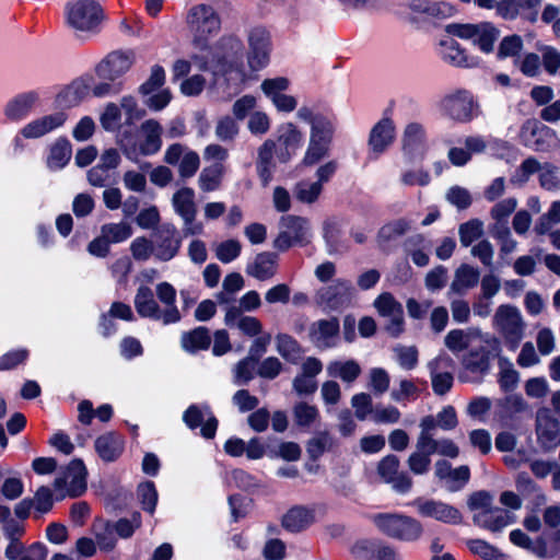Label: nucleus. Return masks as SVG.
Wrapping results in <instances>:
<instances>
[{
    "label": "nucleus",
    "instance_id": "nucleus-1",
    "mask_svg": "<svg viewBox=\"0 0 560 560\" xmlns=\"http://www.w3.org/2000/svg\"><path fill=\"white\" fill-rule=\"evenodd\" d=\"M66 24L80 37L97 36L106 21V13L97 0H71L65 5Z\"/></svg>",
    "mask_w": 560,
    "mask_h": 560
},
{
    "label": "nucleus",
    "instance_id": "nucleus-2",
    "mask_svg": "<svg viewBox=\"0 0 560 560\" xmlns=\"http://www.w3.org/2000/svg\"><path fill=\"white\" fill-rule=\"evenodd\" d=\"M186 24L195 49L206 51L210 48V39L221 30V18L212 5L199 3L188 10Z\"/></svg>",
    "mask_w": 560,
    "mask_h": 560
},
{
    "label": "nucleus",
    "instance_id": "nucleus-3",
    "mask_svg": "<svg viewBox=\"0 0 560 560\" xmlns=\"http://www.w3.org/2000/svg\"><path fill=\"white\" fill-rule=\"evenodd\" d=\"M243 51V43L237 36L224 35L217 42L205 66H210L215 72L222 74L236 73L238 78H243L245 75Z\"/></svg>",
    "mask_w": 560,
    "mask_h": 560
},
{
    "label": "nucleus",
    "instance_id": "nucleus-4",
    "mask_svg": "<svg viewBox=\"0 0 560 560\" xmlns=\"http://www.w3.org/2000/svg\"><path fill=\"white\" fill-rule=\"evenodd\" d=\"M492 325L502 337L506 348L515 351L526 330V323L521 311L514 305L502 304L495 310Z\"/></svg>",
    "mask_w": 560,
    "mask_h": 560
},
{
    "label": "nucleus",
    "instance_id": "nucleus-5",
    "mask_svg": "<svg viewBox=\"0 0 560 560\" xmlns=\"http://www.w3.org/2000/svg\"><path fill=\"white\" fill-rule=\"evenodd\" d=\"M373 523L386 536L402 541H416L423 534L421 523L404 514L380 513L373 516Z\"/></svg>",
    "mask_w": 560,
    "mask_h": 560
},
{
    "label": "nucleus",
    "instance_id": "nucleus-6",
    "mask_svg": "<svg viewBox=\"0 0 560 560\" xmlns=\"http://www.w3.org/2000/svg\"><path fill=\"white\" fill-rule=\"evenodd\" d=\"M501 352L500 339L490 334H482L481 339L462 357L460 363L471 373L485 374L490 369L491 359L500 358Z\"/></svg>",
    "mask_w": 560,
    "mask_h": 560
},
{
    "label": "nucleus",
    "instance_id": "nucleus-7",
    "mask_svg": "<svg viewBox=\"0 0 560 560\" xmlns=\"http://www.w3.org/2000/svg\"><path fill=\"white\" fill-rule=\"evenodd\" d=\"M442 116L459 124L471 121L479 114V104L471 92L467 90H455L439 103Z\"/></svg>",
    "mask_w": 560,
    "mask_h": 560
},
{
    "label": "nucleus",
    "instance_id": "nucleus-8",
    "mask_svg": "<svg viewBox=\"0 0 560 560\" xmlns=\"http://www.w3.org/2000/svg\"><path fill=\"white\" fill-rule=\"evenodd\" d=\"M162 125L153 118L144 120L138 131V140L131 145H122L125 155L137 161L139 156L156 154L162 148Z\"/></svg>",
    "mask_w": 560,
    "mask_h": 560
},
{
    "label": "nucleus",
    "instance_id": "nucleus-9",
    "mask_svg": "<svg viewBox=\"0 0 560 560\" xmlns=\"http://www.w3.org/2000/svg\"><path fill=\"white\" fill-rule=\"evenodd\" d=\"M446 32L463 39H471L485 54L493 51L494 43L500 37V31L489 22L478 24L452 23L446 25Z\"/></svg>",
    "mask_w": 560,
    "mask_h": 560
},
{
    "label": "nucleus",
    "instance_id": "nucleus-10",
    "mask_svg": "<svg viewBox=\"0 0 560 560\" xmlns=\"http://www.w3.org/2000/svg\"><path fill=\"white\" fill-rule=\"evenodd\" d=\"M312 237L310 223L305 218L284 215L280 219V232L273 241V247L284 252L293 245H305Z\"/></svg>",
    "mask_w": 560,
    "mask_h": 560
},
{
    "label": "nucleus",
    "instance_id": "nucleus-11",
    "mask_svg": "<svg viewBox=\"0 0 560 560\" xmlns=\"http://www.w3.org/2000/svg\"><path fill=\"white\" fill-rule=\"evenodd\" d=\"M54 489L62 498L80 497L86 490V469L82 460H72L67 468L56 477Z\"/></svg>",
    "mask_w": 560,
    "mask_h": 560
},
{
    "label": "nucleus",
    "instance_id": "nucleus-12",
    "mask_svg": "<svg viewBox=\"0 0 560 560\" xmlns=\"http://www.w3.org/2000/svg\"><path fill=\"white\" fill-rule=\"evenodd\" d=\"M247 65L258 71L269 63L271 40L269 32L261 26L252 27L247 35Z\"/></svg>",
    "mask_w": 560,
    "mask_h": 560
},
{
    "label": "nucleus",
    "instance_id": "nucleus-13",
    "mask_svg": "<svg viewBox=\"0 0 560 560\" xmlns=\"http://www.w3.org/2000/svg\"><path fill=\"white\" fill-rule=\"evenodd\" d=\"M412 505L422 517L452 525H458L463 521V515L456 508L440 500L418 498Z\"/></svg>",
    "mask_w": 560,
    "mask_h": 560
},
{
    "label": "nucleus",
    "instance_id": "nucleus-14",
    "mask_svg": "<svg viewBox=\"0 0 560 560\" xmlns=\"http://www.w3.org/2000/svg\"><path fill=\"white\" fill-rule=\"evenodd\" d=\"M136 61L132 50H115L109 52L95 68L98 78L115 81L128 72Z\"/></svg>",
    "mask_w": 560,
    "mask_h": 560
},
{
    "label": "nucleus",
    "instance_id": "nucleus-15",
    "mask_svg": "<svg viewBox=\"0 0 560 560\" xmlns=\"http://www.w3.org/2000/svg\"><path fill=\"white\" fill-rule=\"evenodd\" d=\"M184 423L190 429L200 428L205 439H213L218 429V419L208 405H190L183 413Z\"/></svg>",
    "mask_w": 560,
    "mask_h": 560
},
{
    "label": "nucleus",
    "instance_id": "nucleus-16",
    "mask_svg": "<svg viewBox=\"0 0 560 560\" xmlns=\"http://www.w3.org/2000/svg\"><path fill=\"white\" fill-rule=\"evenodd\" d=\"M311 342L320 350L335 348L340 340V325L337 317L318 319L308 329Z\"/></svg>",
    "mask_w": 560,
    "mask_h": 560
},
{
    "label": "nucleus",
    "instance_id": "nucleus-17",
    "mask_svg": "<svg viewBox=\"0 0 560 560\" xmlns=\"http://www.w3.org/2000/svg\"><path fill=\"white\" fill-rule=\"evenodd\" d=\"M40 104V92L31 90L10 98L3 107L4 117L11 122L26 119Z\"/></svg>",
    "mask_w": 560,
    "mask_h": 560
},
{
    "label": "nucleus",
    "instance_id": "nucleus-18",
    "mask_svg": "<svg viewBox=\"0 0 560 560\" xmlns=\"http://www.w3.org/2000/svg\"><path fill=\"white\" fill-rule=\"evenodd\" d=\"M353 287L350 281L338 279L330 285L324 287L316 292L317 304L329 308L338 310L351 302Z\"/></svg>",
    "mask_w": 560,
    "mask_h": 560
},
{
    "label": "nucleus",
    "instance_id": "nucleus-19",
    "mask_svg": "<svg viewBox=\"0 0 560 560\" xmlns=\"http://www.w3.org/2000/svg\"><path fill=\"white\" fill-rule=\"evenodd\" d=\"M536 434L538 444L545 451H551L560 444V420L550 410L540 408L536 415Z\"/></svg>",
    "mask_w": 560,
    "mask_h": 560
},
{
    "label": "nucleus",
    "instance_id": "nucleus-20",
    "mask_svg": "<svg viewBox=\"0 0 560 560\" xmlns=\"http://www.w3.org/2000/svg\"><path fill=\"white\" fill-rule=\"evenodd\" d=\"M378 314L387 317L389 323L386 331L392 337H398L404 331V312L401 304L388 292L380 294L374 301Z\"/></svg>",
    "mask_w": 560,
    "mask_h": 560
},
{
    "label": "nucleus",
    "instance_id": "nucleus-21",
    "mask_svg": "<svg viewBox=\"0 0 560 560\" xmlns=\"http://www.w3.org/2000/svg\"><path fill=\"white\" fill-rule=\"evenodd\" d=\"M399 459L395 455H387L377 465V472L384 482L399 493H407L412 487V479L405 471L399 470Z\"/></svg>",
    "mask_w": 560,
    "mask_h": 560
},
{
    "label": "nucleus",
    "instance_id": "nucleus-22",
    "mask_svg": "<svg viewBox=\"0 0 560 560\" xmlns=\"http://www.w3.org/2000/svg\"><path fill=\"white\" fill-rule=\"evenodd\" d=\"M180 245L182 240L175 225L162 224L155 232L154 256L161 261H168L178 254Z\"/></svg>",
    "mask_w": 560,
    "mask_h": 560
},
{
    "label": "nucleus",
    "instance_id": "nucleus-23",
    "mask_svg": "<svg viewBox=\"0 0 560 560\" xmlns=\"http://www.w3.org/2000/svg\"><path fill=\"white\" fill-rule=\"evenodd\" d=\"M296 118L310 124V138L332 141L335 124L328 116L315 113L311 107L303 105L296 110Z\"/></svg>",
    "mask_w": 560,
    "mask_h": 560
},
{
    "label": "nucleus",
    "instance_id": "nucleus-24",
    "mask_svg": "<svg viewBox=\"0 0 560 560\" xmlns=\"http://www.w3.org/2000/svg\"><path fill=\"white\" fill-rule=\"evenodd\" d=\"M279 148L273 139H266L257 149L256 172L264 187L272 180Z\"/></svg>",
    "mask_w": 560,
    "mask_h": 560
},
{
    "label": "nucleus",
    "instance_id": "nucleus-25",
    "mask_svg": "<svg viewBox=\"0 0 560 560\" xmlns=\"http://www.w3.org/2000/svg\"><path fill=\"white\" fill-rule=\"evenodd\" d=\"M278 142L280 163H288L303 143V133L293 122L282 124L279 129Z\"/></svg>",
    "mask_w": 560,
    "mask_h": 560
},
{
    "label": "nucleus",
    "instance_id": "nucleus-26",
    "mask_svg": "<svg viewBox=\"0 0 560 560\" xmlns=\"http://www.w3.org/2000/svg\"><path fill=\"white\" fill-rule=\"evenodd\" d=\"M67 120L63 112H56L38 117L26 124L20 131L25 139H37L60 128Z\"/></svg>",
    "mask_w": 560,
    "mask_h": 560
},
{
    "label": "nucleus",
    "instance_id": "nucleus-27",
    "mask_svg": "<svg viewBox=\"0 0 560 560\" xmlns=\"http://www.w3.org/2000/svg\"><path fill=\"white\" fill-rule=\"evenodd\" d=\"M402 151L411 159L421 158L427 151V132L423 125L409 122L402 135Z\"/></svg>",
    "mask_w": 560,
    "mask_h": 560
},
{
    "label": "nucleus",
    "instance_id": "nucleus-28",
    "mask_svg": "<svg viewBox=\"0 0 560 560\" xmlns=\"http://www.w3.org/2000/svg\"><path fill=\"white\" fill-rule=\"evenodd\" d=\"M395 139V125L392 119H381L371 130L369 137V147L371 152L377 158L385 152Z\"/></svg>",
    "mask_w": 560,
    "mask_h": 560
},
{
    "label": "nucleus",
    "instance_id": "nucleus-29",
    "mask_svg": "<svg viewBox=\"0 0 560 560\" xmlns=\"http://www.w3.org/2000/svg\"><path fill=\"white\" fill-rule=\"evenodd\" d=\"M440 46V55L442 59L452 66L474 68L480 63V59L478 57L469 56L453 38L442 40Z\"/></svg>",
    "mask_w": 560,
    "mask_h": 560
},
{
    "label": "nucleus",
    "instance_id": "nucleus-30",
    "mask_svg": "<svg viewBox=\"0 0 560 560\" xmlns=\"http://www.w3.org/2000/svg\"><path fill=\"white\" fill-rule=\"evenodd\" d=\"M155 293L159 301L165 306L162 308L163 324H176L182 319V314L176 306V289L166 281L160 282L155 287Z\"/></svg>",
    "mask_w": 560,
    "mask_h": 560
},
{
    "label": "nucleus",
    "instance_id": "nucleus-31",
    "mask_svg": "<svg viewBox=\"0 0 560 560\" xmlns=\"http://www.w3.org/2000/svg\"><path fill=\"white\" fill-rule=\"evenodd\" d=\"M133 303L139 316L163 323L162 307L155 300L154 293L150 287L140 285L137 289Z\"/></svg>",
    "mask_w": 560,
    "mask_h": 560
},
{
    "label": "nucleus",
    "instance_id": "nucleus-32",
    "mask_svg": "<svg viewBox=\"0 0 560 560\" xmlns=\"http://www.w3.org/2000/svg\"><path fill=\"white\" fill-rule=\"evenodd\" d=\"M481 336L482 332L478 328L452 329L446 334L444 345L450 351L457 353L468 350L481 339Z\"/></svg>",
    "mask_w": 560,
    "mask_h": 560
},
{
    "label": "nucleus",
    "instance_id": "nucleus-33",
    "mask_svg": "<svg viewBox=\"0 0 560 560\" xmlns=\"http://www.w3.org/2000/svg\"><path fill=\"white\" fill-rule=\"evenodd\" d=\"M472 521L476 525L489 529L491 532L501 530L512 522L509 512L500 508L493 506L483 512L475 513L472 516Z\"/></svg>",
    "mask_w": 560,
    "mask_h": 560
},
{
    "label": "nucleus",
    "instance_id": "nucleus-34",
    "mask_svg": "<svg viewBox=\"0 0 560 560\" xmlns=\"http://www.w3.org/2000/svg\"><path fill=\"white\" fill-rule=\"evenodd\" d=\"M479 279L480 272L477 268L463 264L454 272V278L450 285V293L465 294L468 290L478 284Z\"/></svg>",
    "mask_w": 560,
    "mask_h": 560
},
{
    "label": "nucleus",
    "instance_id": "nucleus-35",
    "mask_svg": "<svg viewBox=\"0 0 560 560\" xmlns=\"http://www.w3.org/2000/svg\"><path fill=\"white\" fill-rule=\"evenodd\" d=\"M277 255L269 252L259 253L254 261L246 267L247 275L265 281L272 278L277 271Z\"/></svg>",
    "mask_w": 560,
    "mask_h": 560
},
{
    "label": "nucleus",
    "instance_id": "nucleus-36",
    "mask_svg": "<svg viewBox=\"0 0 560 560\" xmlns=\"http://www.w3.org/2000/svg\"><path fill=\"white\" fill-rule=\"evenodd\" d=\"M315 521L314 511L305 506H293L282 517V526L291 532L299 533L306 529Z\"/></svg>",
    "mask_w": 560,
    "mask_h": 560
},
{
    "label": "nucleus",
    "instance_id": "nucleus-37",
    "mask_svg": "<svg viewBox=\"0 0 560 560\" xmlns=\"http://www.w3.org/2000/svg\"><path fill=\"white\" fill-rule=\"evenodd\" d=\"M95 450L103 460L114 462L124 451V440L113 432L103 434L96 439Z\"/></svg>",
    "mask_w": 560,
    "mask_h": 560
},
{
    "label": "nucleus",
    "instance_id": "nucleus-38",
    "mask_svg": "<svg viewBox=\"0 0 560 560\" xmlns=\"http://www.w3.org/2000/svg\"><path fill=\"white\" fill-rule=\"evenodd\" d=\"M431 451L424 439H417L416 451L412 452L407 460L408 467L415 475H424L431 466Z\"/></svg>",
    "mask_w": 560,
    "mask_h": 560
},
{
    "label": "nucleus",
    "instance_id": "nucleus-39",
    "mask_svg": "<svg viewBox=\"0 0 560 560\" xmlns=\"http://www.w3.org/2000/svg\"><path fill=\"white\" fill-rule=\"evenodd\" d=\"M327 373L330 377L340 378L345 383H353L362 370L354 360H335L328 363Z\"/></svg>",
    "mask_w": 560,
    "mask_h": 560
},
{
    "label": "nucleus",
    "instance_id": "nucleus-40",
    "mask_svg": "<svg viewBox=\"0 0 560 560\" xmlns=\"http://www.w3.org/2000/svg\"><path fill=\"white\" fill-rule=\"evenodd\" d=\"M174 211L182 218L196 217L197 207L195 202V191L192 188L183 187L172 197Z\"/></svg>",
    "mask_w": 560,
    "mask_h": 560
},
{
    "label": "nucleus",
    "instance_id": "nucleus-41",
    "mask_svg": "<svg viewBox=\"0 0 560 560\" xmlns=\"http://www.w3.org/2000/svg\"><path fill=\"white\" fill-rule=\"evenodd\" d=\"M210 342L209 329L206 327H197L190 331L183 332L180 337L182 348L189 353L208 349Z\"/></svg>",
    "mask_w": 560,
    "mask_h": 560
},
{
    "label": "nucleus",
    "instance_id": "nucleus-42",
    "mask_svg": "<svg viewBox=\"0 0 560 560\" xmlns=\"http://www.w3.org/2000/svg\"><path fill=\"white\" fill-rule=\"evenodd\" d=\"M225 166L222 163H213L205 167L198 177V186L205 192L215 191L221 187Z\"/></svg>",
    "mask_w": 560,
    "mask_h": 560
},
{
    "label": "nucleus",
    "instance_id": "nucleus-43",
    "mask_svg": "<svg viewBox=\"0 0 560 560\" xmlns=\"http://www.w3.org/2000/svg\"><path fill=\"white\" fill-rule=\"evenodd\" d=\"M409 9L425 20L445 18L450 13L447 4L431 0H411Z\"/></svg>",
    "mask_w": 560,
    "mask_h": 560
},
{
    "label": "nucleus",
    "instance_id": "nucleus-44",
    "mask_svg": "<svg viewBox=\"0 0 560 560\" xmlns=\"http://www.w3.org/2000/svg\"><path fill=\"white\" fill-rule=\"evenodd\" d=\"M276 348L278 353L287 361L295 364L302 358V347L288 334H278L276 336Z\"/></svg>",
    "mask_w": 560,
    "mask_h": 560
},
{
    "label": "nucleus",
    "instance_id": "nucleus-45",
    "mask_svg": "<svg viewBox=\"0 0 560 560\" xmlns=\"http://www.w3.org/2000/svg\"><path fill=\"white\" fill-rule=\"evenodd\" d=\"M293 421L300 428H310L319 419V410L315 405L299 401L292 409Z\"/></svg>",
    "mask_w": 560,
    "mask_h": 560
},
{
    "label": "nucleus",
    "instance_id": "nucleus-46",
    "mask_svg": "<svg viewBox=\"0 0 560 560\" xmlns=\"http://www.w3.org/2000/svg\"><path fill=\"white\" fill-rule=\"evenodd\" d=\"M71 145L68 140L59 139L50 148L47 165L50 170H61L71 158Z\"/></svg>",
    "mask_w": 560,
    "mask_h": 560
},
{
    "label": "nucleus",
    "instance_id": "nucleus-47",
    "mask_svg": "<svg viewBox=\"0 0 560 560\" xmlns=\"http://www.w3.org/2000/svg\"><path fill=\"white\" fill-rule=\"evenodd\" d=\"M410 230V222L406 219H398L383 225L377 234V242L380 246H385L387 243L397 240L405 235Z\"/></svg>",
    "mask_w": 560,
    "mask_h": 560
},
{
    "label": "nucleus",
    "instance_id": "nucleus-48",
    "mask_svg": "<svg viewBox=\"0 0 560 560\" xmlns=\"http://www.w3.org/2000/svg\"><path fill=\"white\" fill-rule=\"evenodd\" d=\"M467 547L471 553L482 560H508L503 552L483 539H469Z\"/></svg>",
    "mask_w": 560,
    "mask_h": 560
},
{
    "label": "nucleus",
    "instance_id": "nucleus-49",
    "mask_svg": "<svg viewBox=\"0 0 560 560\" xmlns=\"http://www.w3.org/2000/svg\"><path fill=\"white\" fill-rule=\"evenodd\" d=\"M323 186L317 182L301 180L293 188L294 197L302 203L312 205L317 201Z\"/></svg>",
    "mask_w": 560,
    "mask_h": 560
},
{
    "label": "nucleus",
    "instance_id": "nucleus-50",
    "mask_svg": "<svg viewBox=\"0 0 560 560\" xmlns=\"http://www.w3.org/2000/svg\"><path fill=\"white\" fill-rule=\"evenodd\" d=\"M330 143L331 142L329 141L310 138L307 149L302 159V164L305 166H312L318 163L322 159L328 155Z\"/></svg>",
    "mask_w": 560,
    "mask_h": 560
},
{
    "label": "nucleus",
    "instance_id": "nucleus-51",
    "mask_svg": "<svg viewBox=\"0 0 560 560\" xmlns=\"http://www.w3.org/2000/svg\"><path fill=\"white\" fill-rule=\"evenodd\" d=\"M499 384L500 387L505 390H513L520 381V374L518 372L513 368L512 362L500 355L499 358Z\"/></svg>",
    "mask_w": 560,
    "mask_h": 560
},
{
    "label": "nucleus",
    "instance_id": "nucleus-52",
    "mask_svg": "<svg viewBox=\"0 0 560 560\" xmlns=\"http://www.w3.org/2000/svg\"><path fill=\"white\" fill-rule=\"evenodd\" d=\"M539 185L542 189L548 191H557L560 189V171L559 167L552 163H542L538 173Z\"/></svg>",
    "mask_w": 560,
    "mask_h": 560
},
{
    "label": "nucleus",
    "instance_id": "nucleus-53",
    "mask_svg": "<svg viewBox=\"0 0 560 560\" xmlns=\"http://www.w3.org/2000/svg\"><path fill=\"white\" fill-rule=\"evenodd\" d=\"M335 446L334 438L326 431L319 432L312 438L306 446L307 454L314 460L318 459L325 452L331 451Z\"/></svg>",
    "mask_w": 560,
    "mask_h": 560
},
{
    "label": "nucleus",
    "instance_id": "nucleus-54",
    "mask_svg": "<svg viewBox=\"0 0 560 560\" xmlns=\"http://www.w3.org/2000/svg\"><path fill=\"white\" fill-rule=\"evenodd\" d=\"M101 233L108 243H121L132 235V228L127 222L107 223L101 228Z\"/></svg>",
    "mask_w": 560,
    "mask_h": 560
},
{
    "label": "nucleus",
    "instance_id": "nucleus-55",
    "mask_svg": "<svg viewBox=\"0 0 560 560\" xmlns=\"http://www.w3.org/2000/svg\"><path fill=\"white\" fill-rule=\"evenodd\" d=\"M242 252V244L235 238L223 241L215 245L214 254L218 260L230 264L235 260Z\"/></svg>",
    "mask_w": 560,
    "mask_h": 560
},
{
    "label": "nucleus",
    "instance_id": "nucleus-56",
    "mask_svg": "<svg viewBox=\"0 0 560 560\" xmlns=\"http://www.w3.org/2000/svg\"><path fill=\"white\" fill-rule=\"evenodd\" d=\"M31 501L34 502V517L39 518L54 506L52 491L48 487L42 486L36 490Z\"/></svg>",
    "mask_w": 560,
    "mask_h": 560
},
{
    "label": "nucleus",
    "instance_id": "nucleus-57",
    "mask_svg": "<svg viewBox=\"0 0 560 560\" xmlns=\"http://www.w3.org/2000/svg\"><path fill=\"white\" fill-rule=\"evenodd\" d=\"M555 224H560V200L553 201L548 211L539 218L535 232L539 235L547 234Z\"/></svg>",
    "mask_w": 560,
    "mask_h": 560
},
{
    "label": "nucleus",
    "instance_id": "nucleus-58",
    "mask_svg": "<svg viewBox=\"0 0 560 560\" xmlns=\"http://www.w3.org/2000/svg\"><path fill=\"white\" fill-rule=\"evenodd\" d=\"M482 233L483 224L478 219L469 220L460 224L458 229L459 241L464 247L471 245V243L477 241Z\"/></svg>",
    "mask_w": 560,
    "mask_h": 560
},
{
    "label": "nucleus",
    "instance_id": "nucleus-59",
    "mask_svg": "<svg viewBox=\"0 0 560 560\" xmlns=\"http://www.w3.org/2000/svg\"><path fill=\"white\" fill-rule=\"evenodd\" d=\"M517 203L514 197L498 201L490 210V215L495 221L494 225L506 224L508 218L515 211Z\"/></svg>",
    "mask_w": 560,
    "mask_h": 560
},
{
    "label": "nucleus",
    "instance_id": "nucleus-60",
    "mask_svg": "<svg viewBox=\"0 0 560 560\" xmlns=\"http://www.w3.org/2000/svg\"><path fill=\"white\" fill-rule=\"evenodd\" d=\"M432 389L436 395L443 396L448 393L453 386V375L448 372L440 373L436 371V362H430Z\"/></svg>",
    "mask_w": 560,
    "mask_h": 560
},
{
    "label": "nucleus",
    "instance_id": "nucleus-61",
    "mask_svg": "<svg viewBox=\"0 0 560 560\" xmlns=\"http://www.w3.org/2000/svg\"><path fill=\"white\" fill-rule=\"evenodd\" d=\"M423 439L425 443H428L432 455L439 454L441 456L456 458L459 454L458 446L450 439L435 440L433 438L425 436Z\"/></svg>",
    "mask_w": 560,
    "mask_h": 560
},
{
    "label": "nucleus",
    "instance_id": "nucleus-62",
    "mask_svg": "<svg viewBox=\"0 0 560 560\" xmlns=\"http://www.w3.org/2000/svg\"><path fill=\"white\" fill-rule=\"evenodd\" d=\"M238 131L240 127L236 120L230 116L221 117L217 121L214 129L215 137L223 142L233 141L238 135Z\"/></svg>",
    "mask_w": 560,
    "mask_h": 560
},
{
    "label": "nucleus",
    "instance_id": "nucleus-63",
    "mask_svg": "<svg viewBox=\"0 0 560 560\" xmlns=\"http://www.w3.org/2000/svg\"><path fill=\"white\" fill-rule=\"evenodd\" d=\"M289 86L290 81L285 77L265 79L260 84L262 93L270 102L279 95L284 94Z\"/></svg>",
    "mask_w": 560,
    "mask_h": 560
},
{
    "label": "nucleus",
    "instance_id": "nucleus-64",
    "mask_svg": "<svg viewBox=\"0 0 560 560\" xmlns=\"http://www.w3.org/2000/svg\"><path fill=\"white\" fill-rule=\"evenodd\" d=\"M395 358L399 366L404 370H413L418 365V350L415 346H396L394 348Z\"/></svg>",
    "mask_w": 560,
    "mask_h": 560
}]
</instances>
